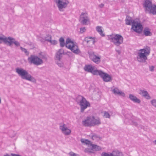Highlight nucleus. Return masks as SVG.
<instances>
[{
  "instance_id": "nucleus-1",
  "label": "nucleus",
  "mask_w": 156,
  "mask_h": 156,
  "mask_svg": "<svg viewBox=\"0 0 156 156\" xmlns=\"http://www.w3.org/2000/svg\"><path fill=\"white\" fill-rule=\"evenodd\" d=\"M82 124L85 126H98L101 124V121L99 117L91 116L83 120Z\"/></svg>"
},
{
  "instance_id": "nucleus-2",
  "label": "nucleus",
  "mask_w": 156,
  "mask_h": 156,
  "mask_svg": "<svg viewBox=\"0 0 156 156\" xmlns=\"http://www.w3.org/2000/svg\"><path fill=\"white\" fill-rule=\"evenodd\" d=\"M16 72L23 79L26 80L33 83L36 82V79L27 71L21 68H17L15 69Z\"/></svg>"
},
{
  "instance_id": "nucleus-3",
  "label": "nucleus",
  "mask_w": 156,
  "mask_h": 156,
  "mask_svg": "<svg viewBox=\"0 0 156 156\" xmlns=\"http://www.w3.org/2000/svg\"><path fill=\"white\" fill-rule=\"evenodd\" d=\"M150 49L149 47L145 48L138 51L137 56V61L140 62H144L147 59V56L149 55Z\"/></svg>"
},
{
  "instance_id": "nucleus-4",
  "label": "nucleus",
  "mask_w": 156,
  "mask_h": 156,
  "mask_svg": "<svg viewBox=\"0 0 156 156\" xmlns=\"http://www.w3.org/2000/svg\"><path fill=\"white\" fill-rule=\"evenodd\" d=\"M66 46L75 54H78L81 52L77 44L69 38L66 40Z\"/></svg>"
},
{
  "instance_id": "nucleus-5",
  "label": "nucleus",
  "mask_w": 156,
  "mask_h": 156,
  "mask_svg": "<svg viewBox=\"0 0 156 156\" xmlns=\"http://www.w3.org/2000/svg\"><path fill=\"white\" fill-rule=\"evenodd\" d=\"M76 101L80 106V111L83 112L88 107L90 106V104L89 101L86 99L81 96H78L77 98Z\"/></svg>"
},
{
  "instance_id": "nucleus-6",
  "label": "nucleus",
  "mask_w": 156,
  "mask_h": 156,
  "mask_svg": "<svg viewBox=\"0 0 156 156\" xmlns=\"http://www.w3.org/2000/svg\"><path fill=\"white\" fill-rule=\"evenodd\" d=\"M108 40L115 45L119 46L123 43V37L119 34H113L108 36Z\"/></svg>"
},
{
  "instance_id": "nucleus-7",
  "label": "nucleus",
  "mask_w": 156,
  "mask_h": 156,
  "mask_svg": "<svg viewBox=\"0 0 156 156\" xmlns=\"http://www.w3.org/2000/svg\"><path fill=\"white\" fill-rule=\"evenodd\" d=\"M29 62L36 66H39L43 64L44 62L42 59L37 56L32 55L28 58Z\"/></svg>"
},
{
  "instance_id": "nucleus-8",
  "label": "nucleus",
  "mask_w": 156,
  "mask_h": 156,
  "mask_svg": "<svg viewBox=\"0 0 156 156\" xmlns=\"http://www.w3.org/2000/svg\"><path fill=\"white\" fill-rule=\"evenodd\" d=\"M134 22L132 25L131 28L136 32L140 33L143 28L142 24L137 19H136V21Z\"/></svg>"
},
{
  "instance_id": "nucleus-9",
  "label": "nucleus",
  "mask_w": 156,
  "mask_h": 156,
  "mask_svg": "<svg viewBox=\"0 0 156 156\" xmlns=\"http://www.w3.org/2000/svg\"><path fill=\"white\" fill-rule=\"evenodd\" d=\"M98 75H99L102 78L103 81L105 82H109L112 80V76L111 75L101 70H99Z\"/></svg>"
},
{
  "instance_id": "nucleus-10",
  "label": "nucleus",
  "mask_w": 156,
  "mask_h": 156,
  "mask_svg": "<svg viewBox=\"0 0 156 156\" xmlns=\"http://www.w3.org/2000/svg\"><path fill=\"white\" fill-rule=\"evenodd\" d=\"M84 70L94 75H98L99 70H98L94 66L92 65H86L84 68Z\"/></svg>"
},
{
  "instance_id": "nucleus-11",
  "label": "nucleus",
  "mask_w": 156,
  "mask_h": 156,
  "mask_svg": "<svg viewBox=\"0 0 156 156\" xmlns=\"http://www.w3.org/2000/svg\"><path fill=\"white\" fill-rule=\"evenodd\" d=\"M152 0H144L143 6L146 9L156 10V5L152 4Z\"/></svg>"
},
{
  "instance_id": "nucleus-12",
  "label": "nucleus",
  "mask_w": 156,
  "mask_h": 156,
  "mask_svg": "<svg viewBox=\"0 0 156 156\" xmlns=\"http://www.w3.org/2000/svg\"><path fill=\"white\" fill-rule=\"evenodd\" d=\"M89 56L90 59L95 63L98 64L101 62V56L94 52L90 53Z\"/></svg>"
},
{
  "instance_id": "nucleus-13",
  "label": "nucleus",
  "mask_w": 156,
  "mask_h": 156,
  "mask_svg": "<svg viewBox=\"0 0 156 156\" xmlns=\"http://www.w3.org/2000/svg\"><path fill=\"white\" fill-rule=\"evenodd\" d=\"M59 128L62 133L65 135H69L71 133V130L69 129L66 125L64 123L60 124Z\"/></svg>"
},
{
  "instance_id": "nucleus-14",
  "label": "nucleus",
  "mask_w": 156,
  "mask_h": 156,
  "mask_svg": "<svg viewBox=\"0 0 156 156\" xmlns=\"http://www.w3.org/2000/svg\"><path fill=\"white\" fill-rule=\"evenodd\" d=\"M59 9L65 8L69 3L67 0H55Z\"/></svg>"
},
{
  "instance_id": "nucleus-15",
  "label": "nucleus",
  "mask_w": 156,
  "mask_h": 156,
  "mask_svg": "<svg viewBox=\"0 0 156 156\" xmlns=\"http://www.w3.org/2000/svg\"><path fill=\"white\" fill-rule=\"evenodd\" d=\"M111 91L115 95L119 96L124 97L125 96V93L122 90H120L117 87H113L111 88Z\"/></svg>"
},
{
  "instance_id": "nucleus-16",
  "label": "nucleus",
  "mask_w": 156,
  "mask_h": 156,
  "mask_svg": "<svg viewBox=\"0 0 156 156\" xmlns=\"http://www.w3.org/2000/svg\"><path fill=\"white\" fill-rule=\"evenodd\" d=\"M14 39L12 37H7L3 35H2V43L4 42L5 44H8L9 46L12 45V42Z\"/></svg>"
},
{
  "instance_id": "nucleus-17",
  "label": "nucleus",
  "mask_w": 156,
  "mask_h": 156,
  "mask_svg": "<svg viewBox=\"0 0 156 156\" xmlns=\"http://www.w3.org/2000/svg\"><path fill=\"white\" fill-rule=\"evenodd\" d=\"M80 20L83 24H87L89 22V19L87 13H82L80 16Z\"/></svg>"
},
{
  "instance_id": "nucleus-18",
  "label": "nucleus",
  "mask_w": 156,
  "mask_h": 156,
  "mask_svg": "<svg viewBox=\"0 0 156 156\" xmlns=\"http://www.w3.org/2000/svg\"><path fill=\"white\" fill-rule=\"evenodd\" d=\"M90 147L92 148V149L86 148L85 150V152L88 153H92L93 152V150H94L95 151H99L101 150L102 149L100 146L92 144Z\"/></svg>"
},
{
  "instance_id": "nucleus-19",
  "label": "nucleus",
  "mask_w": 156,
  "mask_h": 156,
  "mask_svg": "<svg viewBox=\"0 0 156 156\" xmlns=\"http://www.w3.org/2000/svg\"><path fill=\"white\" fill-rule=\"evenodd\" d=\"M139 94L147 99H150L151 98V97L149 95L148 93L146 90H140L139 92Z\"/></svg>"
},
{
  "instance_id": "nucleus-20",
  "label": "nucleus",
  "mask_w": 156,
  "mask_h": 156,
  "mask_svg": "<svg viewBox=\"0 0 156 156\" xmlns=\"http://www.w3.org/2000/svg\"><path fill=\"white\" fill-rule=\"evenodd\" d=\"M129 98L131 101L135 103L139 104L141 102V101L140 99L133 94H129Z\"/></svg>"
},
{
  "instance_id": "nucleus-21",
  "label": "nucleus",
  "mask_w": 156,
  "mask_h": 156,
  "mask_svg": "<svg viewBox=\"0 0 156 156\" xmlns=\"http://www.w3.org/2000/svg\"><path fill=\"white\" fill-rule=\"evenodd\" d=\"M136 21V19L133 20L131 17L127 16L125 20L126 24L127 25H132Z\"/></svg>"
},
{
  "instance_id": "nucleus-22",
  "label": "nucleus",
  "mask_w": 156,
  "mask_h": 156,
  "mask_svg": "<svg viewBox=\"0 0 156 156\" xmlns=\"http://www.w3.org/2000/svg\"><path fill=\"white\" fill-rule=\"evenodd\" d=\"M64 50L62 49H60L57 52L56 55V59L57 60H60L62 57V55L64 54Z\"/></svg>"
},
{
  "instance_id": "nucleus-23",
  "label": "nucleus",
  "mask_w": 156,
  "mask_h": 156,
  "mask_svg": "<svg viewBox=\"0 0 156 156\" xmlns=\"http://www.w3.org/2000/svg\"><path fill=\"white\" fill-rule=\"evenodd\" d=\"M100 95L101 93L98 91H95L92 94V98L95 100H98L100 98Z\"/></svg>"
},
{
  "instance_id": "nucleus-24",
  "label": "nucleus",
  "mask_w": 156,
  "mask_h": 156,
  "mask_svg": "<svg viewBox=\"0 0 156 156\" xmlns=\"http://www.w3.org/2000/svg\"><path fill=\"white\" fill-rule=\"evenodd\" d=\"M85 41L89 44H93L95 42L94 38L91 37H87L85 38Z\"/></svg>"
},
{
  "instance_id": "nucleus-25",
  "label": "nucleus",
  "mask_w": 156,
  "mask_h": 156,
  "mask_svg": "<svg viewBox=\"0 0 156 156\" xmlns=\"http://www.w3.org/2000/svg\"><path fill=\"white\" fill-rule=\"evenodd\" d=\"M81 141L82 144L88 145L89 147H91L92 144L90 141L85 139H82L81 140Z\"/></svg>"
},
{
  "instance_id": "nucleus-26",
  "label": "nucleus",
  "mask_w": 156,
  "mask_h": 156,
  "mask_svg": "<svg viewBox=\"0 0 156 156\" xmlns=\"http://www.w3.org/2000/svg\"><path fill=\"white\" fill-rule=\"evenodd\" d=\"M112 156H123L122 153L118 150L113 151L111 153Z\"/></svg>"
},
{
  "instance_id": "nucleus-27",
  "label": "nucleus",
  "mask_w": 156,
  "mask_h": 156,
  "mask_svg": "<svg viewBox=\"0 0 156 156\" xmlns=\"http://www.w3.org/2000/svg\"><path fill=\"white\" fill-rule=\"evenodd\" d=\"M144 34L146 36H150L152 35L151 30L147 27L145 28L144 30Z\"/></svg>"
},
{
  "instance_id": "nucleus-28",
  "label": "nucleus",
  "mask_w": 156,
  "mask_h": 156,
  "mask_svg": "<svg viewBox=\"0 0 156 156\" xmlns=\"http://www.w3.org/2000/svg\"><path fill=\"white\" fill-rule=\"evenodd\" d=\"M91 138L93 140L98 141L101 139V138L96 134H94L91 136Z\"/></svg>"
},
{
  "instance_id": "nucleus-29",
  "label": "nucleus",
  "mask_w": 156,
  "mask_h": 156,
  "mask_svg": "<svg viewBox=\"0 0 156 156\" xmlns=\"http://www.w3.org/2000/svg\"><path fill=\"white\" fill-rule=\"evenodd\" d=\"M41 59H42V61L44 60H46L47 59V58L45 54L43 52L39 53L38 56Z\"/></svg>"
},
{
  "instance_id": "nucleus-30",
  "label": "nucleus",
  "mask_w": 156,
  "mask_h": 156,
  "mask_svg": "<svg viewBox=\"0 0 156 156\" xmlns=\"http://www.w3.org/2000/svg\"><path fill=\"white\" fill-rule=\"evenodd\" d=\"M97 31L99 33V34L102 36H104V34L103 33V31L102 30V27L100 26H97L96 27Z\"/></svg>"
},
{
  "instance_id": "nucleus-31",
  "label": "nucleus",
  "mask_w": 156,
  "mask_h": 156,
  "mask_svg": "<svg viewBox=\"0 0 156 156\" xmlns=\"http://www.w3.org/2000/svg\"><path fill=\"white\" fill-rule=\"evenodd\" d=\"M59 41L61 47H63L65 45H66V43H65L64 39L63 37H61L59 39Z\"/></svg>"
},
{
  "instance_id": "nucleus-32",
  "label": "nucleus",
  "mask_w": 156,
  "mask_h": 156,
  "mask_svg": "<svg viewBox=\"0 0 156 156\" xmlns=\"http://www.w3.org/2000/svg\"><path fill=\"white\" fill-rule=\"evenodd\" d=\"M48 42L50 43L51 44L53 45H56L57 44V41L55 40H52V37Z\"/></svg>"
},
{
  "instance_id": "nucleus-33",
  "label": "nucleus",
  "mask_w": 156,
  "mask_h": 156,
  "mask_svg": "<svg viewBox=\"0 0 156 156\" xmlns=\"http://www.w3.org/2000/svg\"><path fill=\"white\" fill-rule=\"evenodd\" d=\"M152 105L156 108V99H153L150 101Z\"/></svg>"
},
{
  "instance_id": "nucleus-34",
  "label": "nucleus",
  "mask_w": 156,
  "mask_h": 156,
  "mask_svg": "<svg viewBox=\"0 0 156 156\" xmlns=\"http://www.w3.org/2000/svg\"><path fill=\"white\" fill-rule=\"evenodd\" d=\"M51 37H52L51 35L47 34L44 37V40L45 41H47L48 42L49 40L51 39Z\"/></svg>"
},
{
  "instance_id": "nucleus-35",
  "label": "nucleus",
  "mask_w": 156,
  "mask_h": 156,
  "mask_svg": "<svg viewBox=\"0 0 156 156\" xmlns=\"http://www.w3.org/2000/svg\"><path fill=\"white\" fill-rule=\"evenodd\" d=\"M146 12L151 15H155L156 14V10H146Z\"/></svg>"
},
{
  "instance_id": "nucleus-36",
  "label": "nucleus",
  "mask_w": 156,
  "mask_h": 156,
  "mask_svg": "<svg viewBox=\"0 0 156 156\" xmlns=\"http://www.w3.org/2000/svg\"><path fill=\"white\" fill-rule=\"evenodd\" d=\"M12 44H14L16 47H19L20 46V43L18 41H16L14 38L12 42Z\"/></svg>"
},
{
  "instance_id": "nucleus-37",
  "label": "nucleus",
  "mask_w": 156,
  "mask_h": 156,
  "mask_svg": "<svg viewBox=\"0 0 156 156\" xmlns=\"http://www.w3.org/2000/svg\"><path fill=\"white\" fill-rule=\"evenodd\" d=\"M104 117L105 118H110V115L107 112H104Z\"/></svg>"
},
{
  "instance_id": "nucleus-38",
  "label": "nucleus",
  "mask_w": 156,
  "mask_h": 156,
  "mask_svg": "<svg viewBox=\"0 0 156 156\" xmlns=\"http://www.w3.org/2000/svg\"><path fill=\"white\" fill-rule=\"evenodd\" d=\"M101 156H112L111 153L102 152L101 154Z\"/></svg>"
},
{
  "instance_id": "nucleus-39",
  "label": "nucleus",
  "mask_w": 156,
  "mask_h": 156,
  "mask_svg": "<svg viewBox=\"0 0 156 156\" xmlns=\"http://www.w3.org/2000/svg\"><path fill=\"white\" fill-rule=\"evenodd\" d=\"M20 48L22 51L24 52L27 55H28L29 54V52L26 49L23 48L21 47H20Z\"/></svg>"
},
{
  "instance_id": "nucleus-40",
  "label": "nucleus",
  "mask_w": 156,
  "mask_h": 156,
  "mask_svg": "<svg viewBox=\"0 0 156 156\" xmlns=\"http://www.w3.org/2000/svg\"><path fill=\"white\" fill-rule=\"evenodd\" d=\"M56 63L60 67H62L63 66V63L60 60H58V61L56 62Z\"/></svg>"
},
{
  "instance_id": "nucleus-41",
  "label": "nucleus",
  "mask_w": 156,
  "mask_h": 156,
  "mask_svg": "<svg viewBox=\"0 0 156 156\" xmlns=\"http://www.w3.org/2000/svg\"><path fill=\"white\" fill-rule=\"evenodd\" d=\"M129 122L131 123L132 124H133L136 126L137 125V123L136 122L135 120H134L133 119H130L129 121Z\"/></svg>"
},
{
  "instance_id": "nucleus-42",
  "label": "nucleus",
  "mask_w": 156,
  "mask_h": 156,
  "mask_svg": "<svg viewBox=\"0 0 156 156\" xmlns=\"http://www.w3.org/2000/svg\"><path fill=\"white\" fill-rule=\"evenodd\" d=\"M69 156H79L78 154H77L73 152H71L69 153Z\"/></svg>"
},
{
  "instance_id": "nucleus-43",
  "label": "nucleus",
  "mask_w": 156,
  "mask_h": 156,
  "mask_svg": "<svg viewBox=\"0 0 156 156\" xmlns=\"http://www.w3.org/2000/svg\"><path fill=\"white\" fill-rule=\"evenodd\" d=\"M86 30L85 27L81 28L80 29V32L81 33H83L84 32L86 31Z\"/></svg>"
},
{
  "instance_id": "nucleus-44",
  "label": "nucleus",
  "mask_w": 156,
  "mask_h": 156,
  "mask_svg": "<svg viewBox=\"0 0 156 156\" xmlns=\"http://www.w3.org/2000/svg\"><path fill=\"white\" fill-rule=\"evenodd\" d=\"M154 67L153 66H149V70L151 71H154Z\"/></svg>"
},
{
  "instance_id": "nucleus-45",
  "label": "nucleus",
  "mask_w": 156,
  "mask_h": 156,
  "mask_svg": "<svg viewBox=\"0 0 156 156\" xmlns=\"http://www.w3.org/2000/svg\"><path fill=\"white\" fill-rule=\"evenodd\" d=\"M11 155L12 156H21V155L19 154H16L13 153L11 154Z\"/></svg>"
},
{
  "instance_id": "nucleus-46",
  "label": "nucleus",
  "mask_w": 156,
  "mask_h": 156,
  "mask_svg": "<svg viewBox=\"0 0 156 156\" xmlns=\"http://www.w3.org/2000/svg\"><path fill=\"white\" fill-rule=\"evenodd\" d=\"M104 6V5L103 4H102V3H101V4H100L99 5V7L101 8H102Z\"/></svg>"
},
{
  "instance_id": "nucleus-47",
  "label": "nucleus",
  "mask_w": 156,
  "mask_h": 156,
  "mask_svg": "<svg viewBox=\"0 0 156 156\" xmlns=\"http://www.w3.org/2000/svg\"><path fill=\"white\" fill-rule=\"evenodd\" d=\"M2 35H0V43H2Z\"/></svg>"
},
{
  "instance_id": "nucleus-48",
  "label": "nucleus",
  "mask_w": 156,
  "mask_h": 156,
  "mask_svg": "<svg viewBox=\"0 0 156 156\" xmlns=\"http://www.w3.org/2000/svg\"><path fill=\"white\" fill-rule=\"evenodd\" d=\"M153 143L156 145V140L153 141Z\"/></svg>"
},
{
  "instance_id": "nucleus-49",
  "label": "nucleus",
  "mask_w": 156,
  "mask_h": 156,
  "mask_svg": "<svg viewBox=\"0 0 156 156\" xmlns=\"http://www.w3.org/2000/svg\"><path fill=\"white\" fill-rule=\"evenodd\" d=\"M3 156H9L8 154H5Z\"/></svg>"
},
{
  "instance_id": "nucleus-50",
  "label": "nucleus",
  "mask_w": 156,
  "mask_h": 156,
  "mask_svg": "<svg viewBox=\"0 0 156 156\" xmlns=\"http://www.w3.org/2000/svg\"><path fill=\"white\" fill-rule=\"evenodd\" d=\"M117 52L119 54H120V52L119 51H118Z\"/></svg>"
},
{
  "instance_id": "nucleus-51",
  "label": "nucleus",
  "mask_w": 156,
  "mask_h": 156,
  "mask_svg": "<svg viewBox=\"0 0 156 156\" xmlns=\"http://www.w3.org/2000/svg\"><path fill=\"white\" fill-rule=\"evenodd\" d=\"M1 103V98H0V104Z\"/></svg>"
},
{
  "instance_id": "nucleus-52",
  "label": "nucleus",
  "mask_w": 156,
  "mask_h": 156,
  "mask_svg": "<svg viewBox=\"0 0 156 156\" xmlns=\"http://www.w3.org/2000/svg\"><path fill=\"white\" fill-rule=\"evenodd\" d=\"M39 40H40L41 41H43V40H42V39H39Z\"/></svg>"
}]
</instances>
